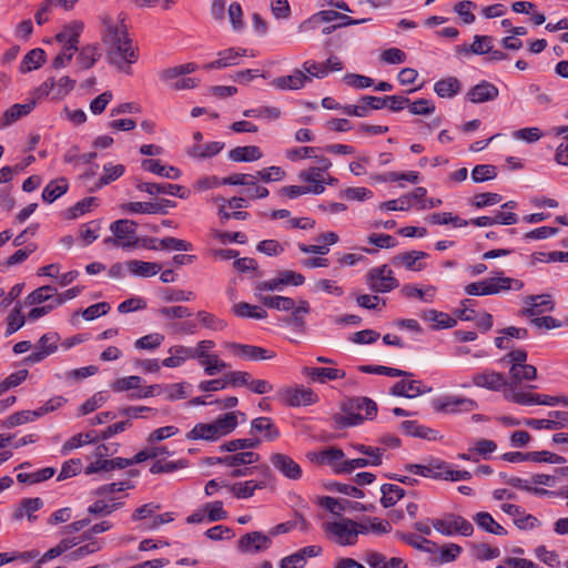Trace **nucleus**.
<instances>
[{
  "label": "nucleus",
  "mask_w": 568,
  "mask_h": 568,
  "mask_svg": "<svg viewBox=\"0 0 568 568\" xmlns=\"http://www.w3.org/2000/svg\"><path fill=\"white\" fill-rule=\"evenodd\" d=\"M100 20L103 26L102 42L108 62L119 71L131 73V65L138 61L139 53L128 33L126 14H102Z\"/></svg>",
  "instance_id": "obj_1"
},
{
  "label": "nucleus",
  "mask_w": 568,
  "mask_h": 568,
  "mask_svg": "<svg viewBox=\"0 0 568 568\" xmlns=\"http://www.w3.org/2000/svg\"><path fill=\"white\" fill-rule=\"evenodd\" d=\"M323 529L325 534L339 546L355 545L359 535L357 521L349 518L326 521L323 524Z\"/></svg>",
  "instance_id": "obj_2"
},
{
  "label": "nucleus",
  "mask_w": 568,
  "mask_h": 568,
  "mask_svg": "<svg viewBox=\"0 0 568 568\" xmlns=\"http://www.w3.org/2000/svg\"><path fill=\"white\" fill-rule=\"evenodd\" d=\"M113 236L104 240L105 244L124 250L134 248L139 244L136 236V224L131 220H118L110 225Z\"/></svg>",
  "instance_id": "obj_3"
},
{
  "label": "nucleus",
  "mask_w": 568,
  "mask_h": 568,
  "mask_svg": "<svg viewBox=\"0 0 568 568\" xmlns=\"http://www.w3.org/2000/svg\"><path fill=\"white\" fill-rule=\"evenodd\" d=\"M430 525L436 531L444 536L459 534L469 537L474 532L471 523L456 514H446L442 518H433L430 519Z\"/></svg>",
  "instance_id": "obj_4"
},
{
  "label": "nucleus",
  "mask_w": 568,
  "mask_h": 568,
  "mask_svg": "<svg viewBox=\"0 0 568 568\" xmlns=\"http://www.w3.org/2000/svg\"><path fill=\"white\" fill-rule=\"evenodd\" d=\"M366 284L371 291L381 294L389 293L399 286L394 272L386 264L371 268L366 274Z\"/></svg>",
  "instance_id": "obj_5"
},
{
  "label": "nucleus",
  "mask_w": 568,
  "mask_h": 568,
  "mask_svg": "<svg viewBox=\"0 0 568 568\" xmlns=\"http://www.w3.org/2000/svg\"><path fill=\"white\" fill-rule=\"evenodd\" d=\"M278 400L290 407L308 406L318 400V396L303 386H286L277 390Z\"/></svg>",
  "instance_id": "obj_6"
},
{
  "label": "nucleus",
  "mask_w": 568,
  "mask_h": 568,
  "mask_svg": "<svg viewBox=\"0 0 568 568\" xmlns=\"http://www.w3.org/2000/svg\"><path fill=\"white\" fill-rule=\"evenodd\" d=\"M307 456L311 462L317 465L329 466L335 473L345 474L342 469L346 467V459L341 448L332 446L320 452L308 453Z\"/></svg>",
  "instance_id": "obj_7"
},
{
  "label": "nucleus",
  "mask_w": 568,
  "mask_h": 568,
  "mask_svg": "<svg viewBox=\"0 0 568 568\" xmlns=\"http://www.w3.org/2000/svg\"><path fill=\"white\" fill-rule=\"evenodd\" d=\"M223 346L233 356L245 361H265L273 359L275 357V353L273 351L255 345L225 342Z\"/></svg>",
  "instance_id": "obj_8"
},
{
  "label": "nucleus",
  "mask_w": 568,
  "mask_h": 568,
  "mask_svg": "<svg viewBox=\"0 0 568 568\" xmlns=\"http://www.w3.org/2000/svg\"><path fill=\"white\" fill-rule=\"evenodd\" d=\"M435 410L440 413H468L477 408V403L471 398L450 395L443 398H437L433 402Z\"/></svg>",
  "instance_id": "obj_9"
},
{
  "label": "nucleus",
  "mask_w": 568,
  "mask_h": 568,
  "mask_svg": "<svg viewBox=\"0 0 568 568\" xmlns=\"http://www.w3.org/2000/svg\"><path fill=\"white\" fill-rule=\"evenodd\" d=\"M428 254L423 251H408L394 255L390 260L393 266L412 272H420L426 268L425 260Z\"/></svg>",
  "instance_id": "obj_10"
},
{
  "label": "nucleus",
  "mask_w": 568,
  "mask_h": 568,
  "mask_svg": "<svg viewBox=\"0 0 568 568\" xmlns=\"http://www.w3.org/2000/svg\"><path fill=\"white\" fill-rule=\"evenodd\" d=\"M526 308L521 311L523 316L532 317L555 308V302L550 294L528 295L523 300Z\"/></svg>",
  "instance_id": "obj_11"
},
{
  "label": "nucleus",
  "mask_w": 568,
  "mask_h": 568,
  "mask_svg": "<svg viewBox=\"0 0 568 568\" xmlns=\"http://www.w3.org/2000/svg\"><path fill=\"white\" fill-rule=\"evenodd\" d=\"M471 383L477 387L487 388L494 392L501 390L503 393L509 384L504 374L488 369L474 374L471 376Z\"/></svg>",
  "instance_id": "obj_12"
},
{
  "label": "nucleus",
  "mask_w": 568,
  "mask_h": 568,
  "mask_svg": "<svg viewBox=\"0 0 568 568\" xmlns=\"http://www.w3.org/2000/svg\"><path fill=\"white\" fill-rule=\"evenodd\" d=\"M263 480H246L239 481L229 487L230 491L236 498H250L254 495L255 490L263 489L267 485V479L272 477L270 468L264 465L262 466Z\"/></svg>",
  "instance_id": "obj_13"
},
{
  "label": "nucleus",
  "mask_w": 568,
  "mask_h": 568,
  "mask_svg": "<svg viewBox=\"0 0 568 568\" xmlns=\"http://www.w3.org/2000/svg\"><path fill=\"white\" fill-rule=\"evenodd\" d=\"M270 460L273 467L278 470L284 477L297 480L302 477L301 466L293 460L288 455L282 453H274L271 455Z\"/></svg>",
  "instance_id": "obj_14"
},
{
  "label": "nucleus",
  "mask_w": 568,
  "mask_h": 568,
  "mask_svg": "<svg viewBox=\"0 0 568 568\" xmlns=\"http://www.w3.org/2000/svg\"><path fill=\"white\" fill-rule=\"evenodd\" d=\"M138 189L151 195L170 194L180 199H187L190 195V191L184 186L171 183L142 182L138 185Z\"/></svg>",
  "instance_id": "obj_15"
},
{
  "label": "nucleus",
  "mask_w": 568,
  "mask_h": 568,
  "mask_svg": "<svg viewBox=\"0 0 568 568\" xmlns=\"http://www.w3.org/2000/svg\"><path fill=\"white\" fill-rule=\"evenodd\" d=\"M271 538L261 531L245 534L239 540L237 547L242 552H260L267 549Z\"/></svg>",
  "instance_id": "obj_16"
},
{
  "label": "nucleus",
  "mask_w": 568,
  "mask_h": 568,
  "mask_svg": "<svg viewBox=\"0 0 568 568\" xmlns=\"http://www.w3.org/2000/svg\"><path fill=\"white\" fill-rule=\"evenodd\" d=\"M500 509L513 518L515 526L519 529H532L539 524L535 516L526 514L518 505L503 504Z\"/></svg>",
  "instance_id": "obj_17"
},
{
  "label": "nucleus",
  "mask_w": 568,
  "mask_h": 568,
  "mask_svg": "<svg viewBox=\"0 0 568 568\" xmlns=\"http://www.w3.org/2000/svg\"><path fill=\"white\" fill-rule=\"evenodd\" d=\"M498 94L499 90L495 84L488 81H481L468 90L466 99L471 103L478 104L494 101L497 99Z\"/></svg>",
  "instance_id": "obj_18"
},
{
  "label": "nucleus",
  "mask_w": 568,
  "mask_h": 568,
  "mask_svg": "<svg viewBox=\"0 0 568 568\" xmlns=\"http://www.w3.org/2000/svg\"><path fill=\"white\" fill-rule=\"evenodd\" d=\"M247 55V50L243 48H229L217 53V59L205 64L204 69H223L239 64L241 57Z\"/></svg>",
  "instance_id": "obj_19"
},
{
  "label": "nucleus",
  "mask_w": 568,
  "mask_h": 568,
  "mask_svg": "<svg viewBox=\"0 0 568 568\" xmlns=\"http://www.w3.org/2000/svg\"><path fill=\"white\" fill-rule=\"evenodd\" d=\"M310 82V77L302 70H295L292 74L277 77L271 84L277 90H298Z\"/></svg>",
  "instance_id": "obj_20"
},
{
  "label": "nucleus",
  "mask_w": 568,
  "mask_h": 568,
  "mask_svg": "<svg viewBox=\"0 0 568 568\" xmlns=\"http://www.w3.org/2000/svg\"><path fill=\"white\" fill-rule=\"evenodd\" d=\"M504 398L524 406H532L538 403V394L524 390L515 383H509L504 389Z\"/></svg>",
  "instance_id": "obj_21"
},
{
  "label": "nucleus",
  "mask_w": 568,
  "mask_h": 568,
  "mask_svg": "<svg viewBox=\"0 0 568 568\" xmlns=\"http://www.w3.org/2000/svg\"><path fill=\"white\" fill-rule=\"evenodd\" d=\"M82 21H72L61 32L55 36V40L62 44V48L78 49L80 34L83 31Z\"/></svg>",
  "instance_id": "obj_22"
},
{
  "label": "nucleus",
  "mask_w": 568,
  "mask_h": 568,
  "mask_svg": "<svg viewBox=\"0 0 568 568\" xmlns=\"http://www.w3.org/2000/svg\"><path fill=\"white\" fill-rule=\"evenodd\" d=\"M303 374L310 377L313 382H318L321 384H324L327 381L341 379L346 376L343 369L332 367H304Z\"/></svg>",
  "instance_id": "obj_23"
},
{
  "label": "nucleus",
  "mask_w": 568,
  "mask_h": 568,
  "mask_svg": "<svg viewBox=\"0 0 568 568\" xmlns=\"http://www.w3.org/2000/svg\"><path fill=\"white\" fill-rule=\"evenodd\" d=\"M36 106L34 101H30L24 104L16 103L8 108L1 119H0V128H7L20 120L21 118L28 115Z\"/></svg>",
  "instance_id": "obj_24"
},
{
  "label": "nucleus",
  "mask_w": 568,
  "mask_h": 568,
  "mask_svg": "<svg viewBox=\"0 0 568 568\" xmlns=\"http://www.w3.org/2000/svg\"><path fill=\"white\" fill-rule=\"evenodd\" d=\"M298 180L307 183V185L304 186L306 190H310V193L322 194L325 191V180L321 173V169L310 168L303 170L298 173Z\"/></svg>",
  "instance_id": "obj_25"
},
{
  "label": "nucleus",
  "mask_w": 568,
  "mask_h": 568,
  "mask_svg": "<svg viewBox=\"0 0 568 568\" xmlns=\"http://www.w3.org/2000/svg\"><path fill=\"white\" fill-rule=\"evenodd\" d=\"M427 392H430V388L423 389L422 383L414 379H402L397 382L390 389V394L407 398H415Z\"/></svg>",
  "instance_id": "obj_26"
},
{
  "label": "nucleus",
  "mask_w": 568,
  "mask_h": 568,
  "mask_svg": "<svg viewBox=\"0 0 568 568\" xmlns=\"http://www.w3.org/2000/svg\"><path fill=\"white\" fill-rule=\"evenodd\" d=\"M239 417L245 420V414L242 412H230L213 420L220 438L231 434L237 427Z\"/></svg>",
  "instance_id": "obj_27"
},
{
  "label": "nucleus",
  "mask_w": 568,
  "mask_h": 568,
  "mask_svg": "<svg viewBox=\"0 0 568 568\" xmlns=\"http://www.w3.org/2000/svg\"><path fill=\"white\" fill-rule=\"evenodd\" d=\"M166 206H175V203L170 200H164L162 203H153V202H130L124 207L131 213H140V214H165Z\"/></svg>",
  "instance_id": "obj_28"
},
{
  "label": "nucleus",
  "mask_w": 568,
  "mask_h": 568,
  "mask_svg": "<svg viewBox=\"0 0 568 568\" xmlns=\"http://www.w3.org/2000/svg\"><path fill=\"white\" fill-rule=\"evenodd\" d=\"M489 283L493 295L510 290L520 291L524 287L523 281L504 276L503 272H498L495 276L489 277Z\"/></svg>",
  "instance_id": "obj_29"
},
{
  "label": "nucleus",
  "mask_w": 568,
  "mask_h": 568,
  "mask_svg": "<svg viewBox=\"0 0 568 568\" xmlns=\"http://www.w3.org/2000/svg\"><path fill=\"white\" fill-rule=\"evenodd\" d=\"M125 172V168L122 164L106 163L103 166V172L98 181L90 186V191L94 192L114 181L120 179Z\"/></svg>",
  "instance_id": "obj_30"
},
{
  "label": "nucleus",
  "mask_w": 568,
  "mask_h": 568,
  "mask_svg": "<svg viewBox=\"0 0 568 568\" xmlns=\"http://www.w3.org/2000/svg\"><path fill=\"white\" fill-rule=\"evenodd\" d=\"M141 166L144 171L152 172L156 175L178 180L182 175L180 169L172 165H163L159 160H143Z\"/></svg>",
  "instance_id": "obj_31"
},
{
  "label": "nucleus",
  "mask_w": 568,
  "mask_h": 568,
  "mask_svg": "<svg viewBox=\"0 0 568 568\" xmlns=\"http://www.w3.org/2000/svg\"><path fill=\"white\" fill-rule=\"evenodd\" d=\"M358 534H387L390 531L392 526L387 520L378 519L377 517H365L361 521H357Z\"/></svg>",
  "instance_id": "obj_32"
},
{
  "label": "nucleus",
  "mask_w": 568,
  "mask_h": 568,
  "mask_svg": "<svg viewBox=\"0 0 568 568\" xmlns=\"http://www.w3.org/2000/svg\"><path fill=\"white\" fill-rule=\"evenodd\" d=\"M473 520L477 525V527L488 534H493L496 536H505L507 535V530L498 524L493 516L487 511H479L474 515Z\"/></svg>",
  "instance_id": "obj_33"
},
{
  "label": "nucleus",
  "mask_w": 568,
  "mask_h": 568,
  "mask_svg": "<svg viewBox=\"0 0 568 568\" xmlns=\"http://www.w3.org/2000/svg\"><path fill=\"white\" fill-rule=\"evenodd\" d=\"M365 561L371 568H408L402 558L393 557L387 559L386 556L377 551L368 552Z\"/></svg>",
  "instance_id": "obj_34"
},
{
  "label": "nucleus",
  "mask_w": 568,
  "mask_h": 568,
  "mask_svg": "<svg viewBox=\"0 0 568 568\" xmlns=\"http://www.w3.org/2000/svg\"><path fill=\"white\" fill-rule=\"evenodd\" d=\"M125 267L132 275L140 277L154 276L161 271L160 264L139 260H130L125 262Z\"/></svg>",
  "instance_id": "obj_35"
},
{
  "label": "nucleus",
  "mask_w": 568,
  "mask_h": 568,
  "mask_svg": "<svg viewBox=\"0 0 568 568\" xmlns=\"http://www.w3.org/2000/svg\"><path fill=\"white\" fill-rule=\"evenodd\" d=\"M251 429L254 433H264L267 442H273L280 437V430L270 417H257L251 422Z\"/></svg>",
  "instance_id": "obj_36"
},
{
  "label": "nucleus",
  "mask_w": 568,
  "mask_h": 568,
  "mask_svg": "<svg viewBox=\"0 0 568 568\" xmlns=\"http://www.w3.org/2000/svg\"><path fill=\"white\" fill-rule=\"evenodd\" d=\"M462 84L455 77H447L434 84L435 93L443 99H450L460 92Z\"/></svg>",
  "instance_id": "obj_37"
},
{
  "label": "nucleus",
  "mask_w": 568,
  "mask_h": 568,
  "mask_svg": "<svg viewBox=\"0 0 568 568\" xmlns=\"http://www.w3.org/2000/svg\"><path fill=\"white\" fill-rule=\"evenodd\" d=\"M186 439L189 440H217L220 439L214 423H199L187 434Z\"/></svg>",
  "instance_id": "obj_38"
},
{
  "label": "nucleus",
  "mask_w": 568,
  "mask_h": 568,
  "mask_svg": "<svg viewBox=\"0 0 568 568\" xmlns=\"http://www.w3.org/2000/svg\"><path fill=\"white\" fill-rule=\"evenodd\" d=\"M400 428L405 435L425 438L428 440L437 439L438 433L429 427L419 425L415 420H404Z\"/></svg>",
  "instance_id": "obj_39"
},
{
  "label": "nucleus",
  "mask_w": 568,
  "mask_h": 568,
  "mask_svg": "<svg viewBox=\"0 0 568 568\" xmlns=\"http://www.w3.org/2000/svg\"><path fill=\"white\" fill-rule=\"evenodd\" d=\"M262 156V151L255 145L236 146L229 153V158L234 162H254Z\"/></svg>",
  "instance_id": "obj_40"
},
{
  "label": "nucleus",
  "mask_w": 568,
  "mask_h": 568,
  "mask_svg": "<svg viewBox=\"0 0 568 568\" xmlns=\"http://www.w3.org/2000/svg\"><path fill=\"white\" fill-rule=\"evenodd\" d=\"M43 506V500L39 497L36 498H24L20 501L19 508L13 513V518L19 520L24 516L33 521L37 517L33 515Z\"/></svg>",
  "instance_id": "obj_41"
},
{
  "label": "nucleus",
  "mask_w": 568,
  "mask_h": 568,
  "mask_svg": "<svg viewBox=\"0 0 568 568\" xmlns=\"http://www.w3.org/2000/svg\"><path fill=\"white\" fill-rule=\"evenodd\" d=\"M232 312L241 318H254V320H264L267 317V313L264 308L252 305L246 302L235 303L232 306Z\"/></svg>",
  "instance_id": "obj_42"
},
{
  "label": "nucleus",
  "mask_w": 568,
  "mask_h": 568,
  "mask_svg": "<svg viewBox=\"0 0 568 568\" xmlns=\"http://www.w3.org/2000/svg\"><path fill=\"white\" fill-rule=\"evenodd\" d=\"M169 353L171 356L162 361V365L169 368L180 367L185 363L186 359L192 358L191 347L183 345L172 346L169 349Z\"/></svg>",
  "instance_id": "obj_43"
},
{
  "label": "nucleus",
  "mask_w": 568,
  "mask_h": 568,
  "mask_svg": "<svg viewBox=\"0 0 568 568\" xmlns=\"http://www.w3.org/2000/svg\"><path fill=\"white\" fill-rule=\"evenodd\" d=\"M45 61L44 50L37 48L30 50L20 63V71L23 73L39 69Z\"/></svg>",
  "instance_id": "obj_44"
},
{
  "label": "nucleus",
  "mask_w": 568,
  "mask_h": 568,
  "mask_svg": "<svg viewBox=\"0 0 568 568\" xmlns=\"http://www.w3.org/2000/svg\"><path fill=\"white\" fill-rule=\"evenodd\" d=\"M224 148L222 142H209L206 144H195L187 150V154L195 159H206L216 155Z\"/></svg>",
  "instance_id": "obj_45"
},
{
  "label": "nucleus",
  "mask_w": 568,
  "mask_h": 568,
  "mask_svg": "<svg viewBox=\"0 0 568 568\" xmlns=\"http://www.w3.org/2000/svg\"><path fill=\"white\" fill-rule=\"evenodd\" d=\"M510 381L508 383L518 384L525 381H535L537 378V368L534 365L525 364L521 366H510L509 368Z\"/></svg>",
  "instance_id": "obj_46"
},
{
  "label": "nucleus",
  "mask_w": 568,
  "mask_h": 568,
  "mask_svg": "<svg viewBox=\"0 0 568 568\" xmlns=\"http://www.w3.org/2000/svg\"><path fill=\"white\" fill-rule=\"evenodd\" d=\"M260 460V455L252 450L247 452H235L232 455L224 456V466H244L255 464Z\"/></svg>",
  "instance_id": "obj_47"
},
{
  "label": "nucleus",
  "mask_w": 568,
  "mask_h": 568,
  "mask_svg": "<svg viewBox=\"0 0 568 568\" xmlns=\"http://www.w3.org/2000/svg\"><path fill=\"white\" fill-rule=\"evenodd\" d=\"M145 248L159 251V250H168V251H192L193 245L181 239L176 237H164L159 241V245H145Z\"/></svg>",
  "instance_id": "obj_48"
},
{
  "label": "nucleus",
  "mask_w": 568,
  "mask_h": 568,
  "mask_svg": "<svg viewBox=\"0 0 568 568\" xmlns=\"http://www.w3.org/2000/svg\"><path fill=\"white\" fill-rule=\"evenodd\" d=\"M69 184L67 179L60 178L51 181L42 191L44 202L52 203L68 191Z\"/></svg>",
  "instance_id": "obj_49"
},
{
  "label": "nucleus",
  "mask_w": 568,
  "mask_h": 568,
  "mask_svg": "<svg viewBox=\"0 0 568 568\" xmlns=\"http://www.w3.org/2000/svg\"><path fill=\"white\" fill-rule=\"evenodd\" d=\"M364 419H366L365 416L359 410L351 409L349 405L345 408L344 414H336L333 417V420L338 428L359 425Z\"/></svg>",
  "instance_id": "obj_50"
},
{
  "label": "nucleus",
  "mask_w": 568,
  "mask_h": 568,
  "mask_svg": "<svg viewBox=\"0 0 568 568\" xmlns=\"http://www.w3.org/2000/svg\"><path fill=\"white\" fill-rule=\"evenodd\" d=\"M383 462V454L376 453L373 455H365L361 458L346 459V467L343 469L344 473L351 474L356 468H363L366 466H379Z\"/></svg>",
  "instance_id": "obj_51"
},
{
  "label": "nucleus",
  "mask_w": 568,
  "mask_h": 568,
  "mask_svg": "<svg viewBox=\"0 0 568 568\" xmlns=\"http://www.w3.org/2000/svg\"><path fill=\"white\" fill-rule=\"evenodd\" d=\"M260 444L261 440L256 438L232 439L221 445L220 450L229 453L247 452L258 447Z\"/></svg>",
  "instance_id": "obj_52"
},
{
  "label": "nucleus",
  "mask_w": 568,
  "mask_h": 568,
  "mask_svg": "<svg viewBox=\"0 0 568 568\" xmlns=\"http://www.w3.org/2000/svg\"><path fill=\"white\" fill-rule=\"evenodd\" d=\"M382 498L381 503L385 508L394 506L400 498L404 497L405 491L397 485L384 484L381 487Z\"/></svg>",
  "instance_id": "obj_53"
},
{
  "label": "nucleus",
  "mask_w": 568,
  "mask_h": 568,
  "mask_svg": "<svg viewBox=\"0 0 568 568\" xmlns=\"http://www.w3.org/2000/svg\"><path fill=\"white\" fill-rule=\"evenodd\" d=\"M57 288L50 285L41 286L33 292H31L27 298L26 304L37 305L44 303L47 301H52L55 297Z\"/></svg>",
  "instance_id": "obj_54"
},
{
  "label": "nucleus",
  "mask_w": 568,
  "mask_h": 568,
  "mask_svg": "<svg viewBox=\"0 0 568 568\" xmlns=\"http://www.w3.org/2000/svg\"><path fill=\"white\" fill-rule=\"evenodd\" d=\"M400 292L405 297H416L429 303L435 297L436 288L430 285L425 288H418L415 285L408 284L403 286Z\"/></svg>",
  "instance_id": "obj_55"
},
{
  "label": "nucleus",
  "mask_w": 568,
  "mask_h": 568,
  "mask_svg": "<svg viewBox=\"0 0 568 568\" xmlns=\"http://www.w3.org/2000/svg\"><path fill=\"white\" fill-rule=\"evenodd\" d=\"M257 300L263 303L264 306L277 311H291L294 308V300L286 296H260Z\"/></svg>",
  "instance_id": "obj_56"
},
{
  "label": "nucleus",
  "mask_w": 568,
  "mask_h": 568,
  "mask_svg": "<svg viewBox=\"0 0 568 568\" xmlns=\"http://www.w3.org/2000/svg\"><path fill=\"white\" fill-rule=\"evenodd\" d=\"M427 220L432 224H452L454 227H464L468 225V221L463 220L457 215H453V213L449 212L433 213L427 217Z\"/></svg>",
  "instance_id": "obj_57"
},
{
  "label": "nucleus",
  "mask_w": 568,
  "mask_h": 568,
  "mask_svg": "<svg viewBox=\"0 0 568 568\" xmlns=\"http://www.w3.org/2000/svg\"><path fill=\"white\" fill-rule=\"evenodd\" d=\"M95 442V437L91 433H79L70 437L61 447V454L67 455L71 450L80 448L87 444Z\"/></svg>",
  "instance_id": "obj_58"
},
{
  "label": "nucleus",
  "mask_w": 568,
  "mask_h": 568,
  "mask_svg": "<svg viewBox=\"0 0 568 568\" xmlns=\"http://www.w3.org/2000/svg\"><path fill=\"white\" fill-rule=\"evenodd\" d=\"M55 474V469L53 467H45L40 470H37L34 473H20L17 476V479L20 483H27V484H38L41 481H44L47 479H50Z\"/></svg>",
  "instance_id": "obj_59"
},
{
  "label": "nucleus",
  "mask_w": 568,
  "mask_h": 568,
  "mask_svg": "<svg viewBox=\"0 0 568 568\" xmlns=\"http://www.w3.org/2000/svg\"><path fill=\"white\" fill-rule=\"evenodd\" d=\"M100 58L99 49L95 45L83 47L78 55V64L81 69H90Z\"/></svg>",
  "instance_id": "obj_60"
},
{
  "label": "nucleus",
  "mask_w": 568,
  "mask_h": 568,
  "mask_svg": "<svg viewBox=\"0 0 568 568\" xmlns=\"http://www.w3.org/2000/svg\"><path fill=\"white\" fill-rule=\"evenodd\" d=\"M349 408L359 410L361 413L364 412V416L366 419L374 418L377 413L376 403L367 397H358L352 399L349 402Z\"/></svg>",
  "instance_id": "obj_61"
},
{
  "label": "nucleus",
  "mask_w": 568,
  "mask_h": 568,
  "mask_svg": "<svg viewBox=\"0 0 568 568\" xmlns=\"http://www.w3.org/2000/svg\"><path fill=\"white\" fill-rule=\"evenodd\" d=\"M197 68H199L197 64L193 63V62L175 65L173 68H168L160 73V79L161 80H174L182 75L190 74V73L196 71Z\"/></svg>",
  "instance_id": "obj_62"
},
{
  "label": "nucleus",
  "mask_w": 568,
  "mask_h": 568,
  "mask_svg": "<svg viewBox=\"0 0 568 568\" xmlns=\"http://www.w3.org/2000/svg\"><path fill=\"white\" fill-rule=\"evenodd\" d=\"M199 364L204 368V373L207 376H214L229 367V364L222 361L216 354L209 355Z\"/></svg>",
  "instance_id": "obj_63"
},
{
  "label": "nucleus",
  "mask_w": 568,
  "mask_h": 568,
  "mask_svg": "<svg viewBox=\"0 0 568 568\" xmlns=\"http://www.w3.org/2000/svg\"><path fill=\"white\" fill-rule=\"evenodd\" d=\"M142 383V377L136 375L120 377L112 382L111 389L115 393L133 390L135 388H139Z\"/></svg>",
  "instance_id": "obj_64"
}]
</instances>
